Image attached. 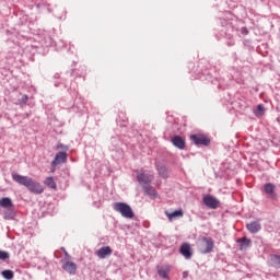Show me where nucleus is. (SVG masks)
Instances as JSON below:
<instances>
[{"instance_id":"nucleus-1","label":"nucleus","mask_w":280,"mask_h":280,"mask_svg":"<svg viewBox=\"0 0 280 280\" xmlns=\"http://www.w3.org/2000/svg\"><path fill=\"white\" fill-rule=\"evenodd\" d=\"M12 179L18 183V185H23L26 187L31 194L40 195L45 191L40 183L34 180L32 177L19 175L16 173L12 174Z\"/></svg>"},{"instance_id":"nucleus-2","label":"nucleus","mask_w":280,"mask_h":280,"mask_svg":"<svg viewBox=\"0 0 280 280\" xmlns=\"http://www.w3.org/2000/svg\"><path fill=\"white\" fill-rule=\"evenodd\" d=\"M114 210L117 211V213H120L122 218H127V220H132L135 218V211H132V208L125 202H116L114 203Z\"/></svg>"},{"instance_id":"nucleus-3","label":"nucleus","mask_w":280,"mask_h":280,"mask_svg":"<svg viewBox=\"0 0 280 280\" xmlns=\"http://www.w3.org/2000/svg\"><path fill=\"white\" fill-rule=\"evenodd\" d=\"M213 238L211 237H203L199 241V249L200 253H202L203 255H207L208 253H211V250H213Z\"/></svg>"},{"instance_id":"nucleus-4","label":"nucleus","mask_w":280,"mask_h":280,"mask_svg":"<svg viewBox=\"0 0 280 280\" xmlns=\"http://www.w3.org/2000/svg\"><path fill=\"white\" fill-rule=\"evenodd\" d=\"M62 262V270L68 272V275H75L78 272V265L67 258L61 260Z\"/></svg>"},{"instance_id":"nucleus-5","label":"nucleus","mask_w":280,"mask_h":280,"mask_svg":"<svg viewBox=\"0 0 280 280\" xmlns=\"http://www.w3.org/2000/svg\"><path fill=\"white\" fill-rule=\"evenodd\" d=\"M190 140L195 145H209L211 143V140L205 135H192Z\"/></svg>"},{"instance_id":"nucleus-6","label":"nucleus","mask_w":280,"mask_h":280,"mask_svg":"<svg viewBox=\"0 0 280 280\" xmlns=\"http://www.w3.org/2000/svg\"><path fill=\"white\" fill-rule=\"evenodd\" d=\"M202 200H203V205H206L208 209H218V207H220V200H218V198L211 195L203 197Z\"/></svg>"},{"instance_id":"nucleus-7","label":"nucleus","mask_w":280,"mask_h":280,"mask_svg":"<svg viewBox=\"0 0 280 280\" xmlns=\"http://www.w3.org/2000/svg\"><path fill=\"white\" fill-rule=\"evenodd\" d=\"M154 179V175L145 174V173H138L137 180L143 187V185H150V182Z\"/></svg>"},{"instance_id":"nucleus-8","label":"nucleus","mask_w":280,"mask_h":280,"mask_svg":"<svg viewBox=\"0 0 280 280\" xmlns=\"http://www.w3.org/2000/svg\"><path fill=\"white\" fill-rule=\"evenodd\" d=\"M67 152H58L51 161V167H57V165H61V163H67Z\"/></svg>"},{"instance_id":"nucleus-9","label":"nucleus","mask_w":280,"mask_h":280,"mask_svg":"<svg viewBox=\"0 0 280 280\" xmlns=\"http://www.w3.org/2000/svg\"><path fill=\"white\" fill-rule=\"evenodd\" d=\"M96 255L100 259H106V257L113 255V249L110 246H103L96 252Z\"/></svg>"},{"instance_id":"nucleus-10","label":"nucleus","mask_w":280,"mask_h":280,"mask_svg":"<svg viewBox=\"0 0 280 280\" xmlns=\"http://www.w3.org/2000/svg\"><path fill=\"white\" fill-rule=\"evenodd\" d=\"M275 189L276 187H275V184L272 183H267L264 185V191L265 194H267V196H269V198H272V199L277 198V194H275Z\"/></svg>"},{"instance_id":"nucleus-11","label":"nucleus","mask_w":280,"mask_h":280,"mask_svg":"<svg viewBox=\"0 0 280 280\" xmlns=\"http://www.w3.org/2000/svg\"><path fill=\"white\" fill-rule=\"evenodd\" d=\"M142 189L144 194L150 198H153V199L159 198V194L156 192V189H154V187H152L150 184L143 185Z\"/></svg>"},{"instance_id":"nucleus-12","label":"nucleus","mask_w":280,"mask_h":280,"mask_svg":"<svg viewBox=\"0 0 280 280\" xmlns=\"http://www.w3.org/2000/svg\"><path fill=\"white\" fill-rule=\"evenodd\" d=\"M246 229H247V231H249V233H253V234L259 233L261 231V223H259L257 221L247 223Z\"/></svg>"},{"instance_id":"nucleus-13","label":"nucleus","mask_w":280,"mask_h":280,"mask_svg":"<svg viewBox=\"0 0 280 280\" xmlns=\"http://www.w3.org/2000/svg\"><path fill=\"white\" fill-rule=\"evenodd\" d=\"M179 253L186 258L191 259V245L185 243L180 246Z\"/></svg>"},{"instance_id":"nucleus-14","label":"nucleus","mask_w":280,"mask_h":280,"mask_svg":"<svg viewBox=\"0 0 280 280\" xmlns=\"http://www.w3.org/2000/svg\"><path fill=\"white\" fill-rule=\"evenodd\" d=\"M172 143L177 148L178 150H185V140L180 136H174L172 138Z\"/></svg>"},{"instance_id":"nucleus-15","label":"nucleus","mask_w":280,"mask_h":280,"mask_svg":"<svg viewBox=\"0 0 280 280\" xmlns=\"http://www.w3.org/2000/svg\"><path fill=\"white\" fill-rule=\"evenodd\" d=\"M165 215H166L167 220H170V222H172L173 220H176L177 218H183L184 213H183V209L175 210L174 212H170L166 210Z\"/></svg>"},{"instance_id":"nucleus-16","label":"nucleus","mask_w":280,"mask_h":280,"mask_svg":"<svg viewBox=\"0 0 280 280\" xmlns=\"http://www.w3.org/2000/svg\"><path fill=\"white\" fill-rule=\"evenodd\" d=\"M237 243L240 244V250H246V248H248L250 246V238L247 237H243V238H238Z\"/></svg>"},{"instance_id":"nucleus-17","label":"nucleus","mask_w":280,"mask_h":280,"mask_svg":"<svg viewBox=\"0 0 280 280\" xmlns=\"http://www.w3.org/2000/svg\"><path fill=\"white\" fill-rule=\"evenodd\" d=\"M44 185H46V187H49V189H54L55 191L56 189H58V186L56 185V180L51 176L46 177V179L44 180Z\"/></svg>"},{"instance_id":"nucleus-18","label":"nucleus","mask_w":280,"mask_h":280,"mask_svg":"<svg viewBox=\"0 0 280 280\" xmlns=\"http://www.w3.org/2000/svg\"><path fill=\"white\" fill-rule=\"evenodd\" d=\"M168 272H170V266H165V267L158 269V275L162 279H170Z\"/></svg>"},{"instance_id":"nucleus-19","label":"nucleus","mask_w":280,"mask_h":280,"mask_svg":"<svg viewBox=\"0 0 280 280\" xmlns=\"http://www.w3.org/2000/svg\"><path fill=\"white\" fill-rule=\"evenodd\" d=\"M0 207H3V209H9V207H12V199L8 197L0 199Z\"/></svg>"},{"instance_id":"nucleus-20","label":"nucleus","mask_w":280,"mask_h":280,"mask_svg":"<svg viewBox=\"0 0 280 280\" xmlns=\"http://www.w3.org/2000/svg\"><path fill=\"white\" fill-rule=\"evenodd\" d=\"M1 275H2L3 279H8V280L14 279V271H12V270H10V269L3 270V271L1 272Z\"/></svg>"},{"instance_id":"nucleus-21","label":"nucleus","mask_w":280,"mask_h":280,"mask_svg":"<svg viewBox=\"0 0 280 280\" xmlns=\"http://www.w3.org/2000/svg\"><path fill=\"white\" fill-rule=\"evenodd\" d=\"M158 172L162 178H167V167L159 166Z\"/></svg>"},{"instance_id":"nucleus-22","label":"nucleus","mask_w":280,"mask_h":280,"mask_svg":"<svg viewBox=\"0 0 280 280\" xmlns=\"http://www.w3.org/2000/svg\"><path fill=\"white\" fill-rule=\"evenodd\" d=\"M264 113H266V109L264 108V105L259 104L255 112L256 117H261Z\"/></svg>"},{"instance_id":"nucleus-23","label":"nucleus","mask_w":280,"mask_h":280,"mask_svg":"<svg viewBox=\"0 0 280 280\" xmlns=\"http://www.w3.org/2000/svg\"><path fill=\"white\" fill-rule=\"evenodd\" d=\"M0 259L5 261V259H10V254L8 252L0 250Z\"/></svg>"},{"instance_id":"nucleus-24","label":"nucleus","mask_w":280,"mask_h":280,"mask_svg":"<svg viewBox=\"0 0 280 280\" xmlns=\"http://www.w3.org/2000/svg\"><path fill=\"white\" fill-rule=\"evenodd\" d=\"M273 261H275L276 266H278V268H280V256L273 257Z\"/></svg>"},{"instance_id":"nucleus-25","label":"nucleus","mask_w":280,"mask_h":280,"mask_svg":"<svg viewBox=\"0 0 280 280\" xmlns=\"http://www.w3.org/2000/svg\"><path fill=\"white\" fill-rule=\"evenodd\" d=\"M58 148L60 149V150H69V147H67V145H65V144H58Z\"/></svg>"},{"instance_id":"nucleus-26","label":"nucleus","mask_w":280,"mask_h":280,"mask_svg":"<svg viewBox=\"0 0 280 280\" xmlns=\"http://www.w3.org/2000/svg\"><path fill=\"white\" fill-rule=\"evenodd\" d=\"M187 275H188V272H187V271H184V272H183V277H184V279H187Z\"/></svg>"}]
</instances>
